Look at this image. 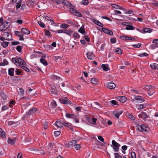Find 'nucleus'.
<instances>
[{"mask_svg": "<svg viewBox=\"0 0 158 158\" xmlns=\"http://www.w3.org/2000/svg\"><path fill=\"white\" fill-rule=\"evenodd\" d=\"M118 99L121 102H124L126 101V98L124 96H121L118 97Z\"/></svg>", "mask_w": 158, "mask_h": 158, "instance_id": "393cba45", "label": "nucleus"}, {"mask_svg": "<svg viewBox=\"0 0 158 158\" xmlns=\"http://www.w3.org/2000/svg\"><path fill=\"white\" fill-rule=\"evenodd\" d=\"M150 66L153 69H158V64L156 63H153L152 64H150Z\"/></svg>", "mask_w": 158, "mask_h": 158, "instance_id": "c756f323", "label": "nucleus"}, {"mask_svg": "<svg viewBox=\"0 0 158 158\" xmlns=\"http://www.w3.org/2000/svg\"><path fill=\"white\" fill-rule=\"evenodd\" d=\"M138 117L139 118L145 120L146 118H148V116L144 112H141L138 115Z\"/></svg>", "mask_w": 158, "mask_h": 158, "instance_id": "0eeeda50", "label": "nucleus"}, {"mask_svg": "<svg viewBox=\"0 0 158 158\" xmlns=\"http://www.w3.org/2000/svg\"><path fill=\"white\" fill-rule=\"evenodd\" d=\"M0 135L2 137H4L5 136V134L3 131L0 128Z\"/></svg>", "mask_w": 158, "mask_h": 158, "instance_id": "09e8293b", "label": "nucleus"}, {"mask_svg": "<svg viewBox=\"0 0 158 158\" xmlns=\"http://www.w3.org/2000/svg\"><path fill=\"white\" fill-rule=\"evenodd\" d=\"M102 30L105 33L109 34L111 35H113V32L107 29L102 28Z\"/></svg>", "mask_w": 158, "mask_h": 158, "instance_id": "4468645a", "label": "nucleus"}, {"mask_svg": "<svg viewBox=\"0 0 158 158\" xmlns=\"http://www.w3.org/2000/svg\"><path fill=\"white\" fill-rule=\"evenodd\" d=\"M51 93L53 94H57V90L55 89H52L51 90Z\"/></svg>", "mask_w": 158, "mask_h": 158, "instance_id": "6e6d98bb", "label": "nucleus"}, {"mask_svg": "<svg viewBox=\"0 0 158 158\" xmlns=\"http://www.w3.org/2000/svg\"><path fill=\"white\" fill-rule=\"evenodd\" d=\"M129 25L125 28V29L127 30H134L135 29V27L132 26V23H129Z\"/></svg>", "mask_w": 158, "mask_h": 158, "instance_id": "b1692460", "label": "nucleus"}, {"mask_svg": "<svg viewBox=\"0 0 158 158\" xmlns=\"http://www.w3.org/2000/svg\"><path fill=\"white\" fill-rule=\"evenodd\" d=\"M77 143L76 140H72L70 141L69 143V147L74 146Z\"/></svg>", "mask_w": 158, "mask_h": 158, "instance_id": "cd10ccee", "label": "nucleus"}, {"mask_svg": "<svg viewBox=\"0 0 158 158\" xmlns=\"http://www.w3.org/2000/svg\"><path fill=\"white\" fill-rule=\"evenodd\" d=\"M126 115L128 118L131 120H134L135 119L134 117L131 113H127L126 114Z\"/></svg>", "mask_w": 158, "mask_h": 158, "instance_id": "473e14b6", "label": "nucleus"}, {"mask_svg": "<svg viewBox=\"0 0 158 158\" xmlns=\"http://www.w3.org/2000/svg\"><path fill=\"white\" fill-rule=\"evenodd\" d=\"M3 62L0 63V65L3 66L8 64V61L6 59H4L3 60Z\"/></svg>", "mask_w": 158, "mask_h": 158, "instance_id": "37998d69", "label": "nucleus"}, {"mask_svg": "<svg viewBox=\"0 0 158 158\" xmlns=\"http://www.w3.org/2000/svg\"><path fill=\"white\" fill-rule=\"evenodd\" d=\"M49 23L51 25H52L54 26L57 27L58 26V25H57L56 23H55L54 21L53 20L51 19L48 20Z\"/></svg>", "mask_w": 158, "mask_h": 158, "instance_id": "f704fd0d", "label": "nucleus"}, {"mask_svg": "<svg viewBox=\"0 0 158 158\" xmlns=\"http://www.w3.org/2000/svg\"><path fill=\"white\" fill-rule=\"evenodd\" d=\"M115 51L118 54H122L121 49L119 48H116L115 50Z\"/></svg>", "mask_w": 158, "mask_h": 158, "instance_id": "5fc2aeb1", "label": "nucleus"}, {"mask_svg": "<svg viewBox=\"0 0 158 158\" xmlns=\"http://www.w3.org/2000/svg\"><path fill=\"white\" fill-rule=\"evenodd\" d=\"M111 6L112 7L114 8L118 9L120 10H123V7L118 5H117L114 4H111Z\"/></svg>", "mask_w": 158, "mask_h": 158, "instance_id": "aec40b11", "label": "nucleus"}, {"mask_svg": "<svg viewBox=\"0 0 158 158\" xmlns=\"http://www.w3.org/2000/svg\"><path fill=\"white\" fill-rule=\"evenodd\" d=\"M18 63L17 65L18 64L19 65H21V66H25L26 64L24 60L21 58H18L17 59Z\"/></svg>", "mask_w": 158, "mask_h": 158, "instance_id": "2eb2a0df", "label": "nucleus"}, {"mask_svg": "<svg viewBox=\"0 0 158 158\" xmlns=\"http://www.w3.org/2000/svg\"><path fill=\"white\" fill-rule=\"evenodd\" d=\"M91 82L92 84L96 85L98 83V81L95 78H92L91 79Z\"/></svg>", "mask_w": 158, "mask_h": 158, "instance_id": "ea45409f", "label": "nucleus"}, {"mask_svg": "<svg viewBox=\"0 0 158 158\" xmlns=\"http://www.w3.org/2000/svg\"><path fill=\"white\" fill-rule=\"evenodd\" d=\"M23 48V47L18 46L16 48L17 50L19 52H20L22 51V49Z\"/></svg>", "mask_w": 158, "mask_h": 158, "instance_id": "603ef678", "label": "nucleus"}, {"mask_svg": "<svg viewBox=\"0 0 158 158\" xmlns=\"http://www.w3.org/2000/svg\"><path fill=\"white\" fill-rule=\"evenodd\" d=\"M21 67L27 72H29L30 70L29 69L25 66H20Z\"/></svg>", "mask_w": 158, "mask_h": 158, "instance_id": "052dcab7", "label": "nucleus"}, {"mask_svg": "<svg viewBox=\"0 0 158 158\" xmlns=\"http://www.w3.org/2000/svg\"><path fill=\"white\" fill-rule=\"evenodd\" d=\"M43 17L45 19V21H47L48 22V20H49L51 19L50 17L46 15H43Z\"/></svg>", "mask_w": 158, "mask_h": 158, "instance_id": "49530a36", "label": "nucleus"}, {"mask_svg": "<svg viewBox=\"0 0 158 158\" xmlns=\"http://www.w3.org/2000/svg\"><path fill=\"white\" fill-rule=\"evenodd\" d=\"M121 38L123 40H131L133 41L135 40V39L133 37H130L126 36H122Z\"/></svg>", "mask_w": 158, "mask_h": 158, "instance_id": "f3484780", "label": "nucleus"}, {"mask_svg": "<svg viewBox=\"0 0 158 158\" xmlns=\"http://www.w3.org/2000/svg\"><path fill=\"white\" fill-rule=\"evenodd\" d=\"M143 31L144 33H150L152 32V29L149 28H144L143 29Z\"/></svg>", "mask_w": 158, "mask_h": 158, "instance_id": "58836bf2", "label": "nucleus"}, {"mask_svg": "<svg viewBox=\"0 0 158 158\" xmlns=\"http://www.w3.org/2000/svg\"><path fill=\"white\" fill-rule=\"evenodd\" d=\"M37 111V109L35 108H33L31 109H30L27 113V116L28 117L29 115H31L32 114H33L35 113Z\"/></svg>", "mask_w": 158, "mask_h": 158, "instance_id": "9b49d317", "label": "nucleus"}, {"mask_svg": "<svg viewBox=\"0 0 158 158\" xmlns=\"http://www.w3.org/2000/svg\"><path fill=\"white\" fill-rule=\"evenodd\" d=\"M110 41L112 44H114L116 42V39L115 38H110Z\"/></svg>", "mask_w": 158, "mask_h": 158, "instance_id": "4d7b16f0", "label": "nucleus"}, {"mask_svg": "<svg viewBox=\"0 0 158 158\" xmlns=\"http://www.w3.org/2000/svg\"><path fill=\"white\" fill-rule=\"evenodd\" d=\"M136 128L139 131L143 132H148V130L147 129L148 127L146 125H137Z\"/></svg>", "mask_w": 158, "mask_h": 158, "instance_id": "f03ea898", "label": "nucleus"}, {"mask_svg": "<svg viewBox=\"0 0 158 158\" xmlns=\"http://www.w3.org/2000/svg\"><path fill=\"white\" fill-rule=\"evenodd\" d=\"M73 36L76 39H78L80 38V36L79 35L78 33L77 32H74L73 34Z\"/></svg>", "mask_w": 158, "mask_h": 158, "instance_id": "8fccbe9b", "label": "nucleus"}, {"mask_svg": "<svg viewBox=\"0 0 158 158\" xmlns=\"http://www.w3.org/2000/svg\"><path fill=\"white\" fill-rule=\"evenodd\" d=\"M62 2L66 6H69V7H71L72 6V4L70 2L65 0H63V1Z\"/></svg>", "mask_w": 158, "mask_h": 158, "instance_id": "4c0bfd02", "label": "nucleus"}, {"mask_svg": "<svg viewBox=\"0 0 158 158\" xmlns=\"http://www.w3.org/2000/svg\"><path fill=\"white\" fill-rule=\"evenodd\" d=\"M16 141V139H8V143L11 145H13L15 144V142Z\"/></svg>", "mask_w": 158, "mask_h": 158, "instance_id": "a878e982", "label": "nucleus"}, {"mask_svg": "<svg viewBox=\"0 0 158 158\" xmlns=\"http://www.w3.org/2000/svg\"><path fill=\"white\" fill-rule=\"evenodd\" d=\"M63 125H64L65 126L67 127H69V128L71 130H73V128L71 127V124L67 122L66 121H64L63 122Z\"/></svg>", "mask_w": 158, "mask_h": 158, "instance_id": "412c9836", "label": "nucleus"}, {"mask_svg": "<svg viewBox=\"0 0 158 158\" xmlns=\"http://www.w3.org/2000/svg\"><path fill=\"white\" fill-rule=\"evenodd\" d=\"M132 46L134 48H139L141 46V44L138 43L137 44H134L132 45Z\"/></svg>", "mask_w": 158, "mask_h": 158, "instance_id": "0e129e2a", "label": "nucleus"}, {"mask_svg": "<svg viewBox=\"0 0 158 158\" xmlns=\"http://www.w3.org/2000/svg\"><path fill=\"white\" fill-rule=\"evenodd\" d=\"M78 31L84 35V33L85 32L84 26H81L78 30Z\"/></svg>", "mask_w": 158, "mask_h": 158, "instance_id": "c85d7f7f", "label": "nucleus"}, {"mask_svg": "<svg viewBox=\"0 0 158 158\" xmlns=\"http://www.w3.org/2000/svg\"><path fill=\"white\" fill-rule=\"evenodd\" d=\"M73 32V31L69 29L68 30H65L64 33L67 34L69 36H71L72 33Z\"/></svg>", "mask_w": 158, "mask_h": 158, "instance_id": "bb28decb", "label": "nucleus"}, {"mask_svg": "<svg viewBox=\"0 0 158 158\" xmlns=\"http://www.w3.org/2000/svg\"><path fill=\"white\" fill-rule=\"evenodd\" d=\"M66 116L69 118H71L73 119L76 123H79V120L77 118V116L73 114H70L69 113L66 114Z\"/></svg>", "mask_w": 158, "mask_h": 158, "instance_id": "20e7f679", "label": "nucleus"}, {"mask_svg": "<svg viewBox=\"0 0 158 158\" xmlns=\"http://www.w3.org/2000/svg\"><path fill=\"white\" fill-rule=\"evenodd\" d=\"M51 105L52 108H55L57 106L56 102L54 101H52L51 102Z\"/></svg>", "mask_w": 158, "mask_h": 158, "instance_id": "c03bdc74", "label": "nucleus"}, {"mask_svg": "<svg viewBox=\"0 0 158 158\" xmlns=\"http://www.w3.org/2000/svg\"><path fill=\"white\" fill-rule=\"evenodd\" d=\"M102 68L104 71H107L108 70L107 67L105 64H102Z\"/></svg>", "mask_w": 158, "mask_h": 158, "instance_id": "bf43d9fd", "label": "nucleus"}, {"mask_svg": "<svg viewBox=\"0 0 158 158\" xmlns=\"http://www.w3.org/2000/svg\"><path fill=\"white\" fill-rule=\"evenodd\" d=\"M73 15L79 17H81L82 16V15L76 10H75V11L74 12Z\"/></svg>", "mask_w": 158, "mask_h": 158, "instance_id": "c9c22d12", "label": "nucleus"}, {"mask_svg": "<svg viewBox=\"0 0 158 158\" xmlns=\"http://www.w3.org/2000/svg\"><path fill=\"white\" fill-rule=\"evenodd\" d=\"M133 101H137L138 102L141 103L144 101V99L143 98L140 96H138L135 97L132 100Z\"/></svg>", "mask_w": 158, "mask_h": 158, "instance_id": "1a4fd4ad", "label": "nucleus"}, {"mask_svg": "<svg viewBox=\"0 0 158 158\" xmlns=\"http://www.w3.org/2000/svg\"><path fill=\"white\" fill-rule=\"evenodd\" d=\"M82 3L85 5H87L89 3L88 0H83L81 2Z\"/></svg>", "mask_w": 158, "mask_h": 158, "instance_id": "774afa93", "label": "nucleus"}, {"mask_svg": "<svg viewBox=\"0 0 158 158\" xmlns=\"http://www.w3.org/2000/svg\"><path fill=\"white\" fill-rule=\"evenodd\" d=\"M2 36L5 37V40H12V35L8 32H4L2 35Z\"/></svg>", "mask_w": 158, "mask_h": 158, "instance_id": "423d86ee", "label": "nucleus"}, {"mask_svg": "<svg viewBox=\"0 0 158 158\" xmlns=\"http://www.w3.org/2000/svg\"><path fill=\"white\" fill-rule=\"evenodd\" d=\"M15 69L14 68H10L8 69V74L10 76H13Z\"/></svg>", "mask_w": 158, "mask_h": 158, "instance_id": "5701e85b", "label": "nucleus"}, {"mask_svg": "<svg viewBox=\"0 0 158 158\" xmlns=\"http://www.w3.org/2000/svg\"><path fill=\"white\" fill-rule=\"evenodd\" d=\"M69 26L66 24H62L60 25V27L63 29L67 28Z\"/></svg>", "mask_w": 158, "mask_h": 158, "instance_id": "de8ad7c7", "label": "nucleus"}, {"mask_svg": "<svg viewBox=\"0 0 158 158\" xmlns=\"http://www.w3.org/2000/svg\"><path fill=\"white\" fill-rule=\"evenodd\" d=\"M54 125L57 128L61 127L63 126V123L61 121H57Z\"/></svg>", "mask_w": 158, "mask_h": 158, "instance_id": "dca6fc26", "label": "nucleus"}, {"mask_svg": "<svg viewBox=\"0 0 158 158\" xmlns=\"http://www.w3.org/2000/svg\"><path fill=\"white\" fill-rule=\"evenodd\" d=\"M112 143L113 145L112 147L114 151L115 152H118L119 151V147L120 146V145L116 142L114 140H112Z\"/></svg>", "mask_w": 158, "mask_h": 158, "instance_id": "7ed1b4c3", "label": "nucleus"}, {"mask_svg": "<svg viewBox=\"0 0 158 158\" xmlns=\"http://www.w3.org/2000/svg\"><path fill=\"white\" fill-rule=\"evenodd\" d=\"M73 15L79 17H81L82 16V15L76 10H75V11L74 12Z\"/></svg>", "mask_w": 158, "mask_h": 158, "instance_id": "e433bc0d", "label": "nucleus"}, {"mask_svg": "<svg viewBox=\"0 0 158 158\" xmlns=\"http://www.w3.org/2000/svg\"><path fill=\"white\" fill-rule=\"evenodd\" d=\"M8 27V26H5L3 25H0V31H4L6 30Z\"/></svg>", "mask_w": 158, "mask_h": 158, "instance_id": "7c9ffc66", "label": "nucleus"}, {"mask_svg": "<svg viewBox=\"0 0 158 158\" xmlns=\"http://www.w3.org/2000/svg\"><path fill=\"white\" fill-rule=\"evenodd\" d=\"M1 97L3 100H5L7 98V96L4 93H1L0 94Z\"/></svg>", "mask_w": 158, "mask_h": 158, "instance_id": "a18cd8bd", "label": "nucleus"}, {"mask_svg": "<svg viewBox=\"0 0 158 158\" xmlns=\"http://www.w3.org/2000/svg\"><path fill=\"white\" fill-rule=\"evenodd\" d=\"M12 2L14 4H16V9L19 8L21 6L22 0H12Z\"/></svg>", "mask_w": 158, "mask_h": 158, "instance_id": "6e6552de", "label": "nucleus"}, {"mask_svg": "<svg viewBox=\"0 0 158 158\" xmlns=\"http://www.w3.org/2000/svg\"><path fill=\"white\" fill-rule=\"evenodd\" d=\"M21 31L23 34L26 35H29L30 34V31L25 28H22L21 29Z\"/></svg>", "mask_w": 158, "mask_h": 158, "instance_id": "6ab92c4d", "label": "nucleus"}, {"mask_svg": "<svg viewBox=\"0 0 158 158\" xmlns=\"http://www.w3.org/2000/svg\"><path fill=\"white\" fill-rule=\"evenodd\" d=\"M87 58L89 60H93L94 57V55L91 52H88L87 53Z\"/></svg>", "mask_w": 158, "mask_h": 158, "instance_id": "ddd939ff", "label": "nucleus"}, {"mask_svg": "<svg viewBox=\"0 0 158 158\" xmlns=\"http://www.w3.org/2000/svg\"><path fill=\"white\" fill-rule=\"evenodd\" d=\"M15 34L16 35H17L18 36H21V35H23L22 34V31L20 32V31H15Z\"/></svg>", "mask_w": 158, "mask_h": 158, "instance_id": "69168bd1", "label": "nucleus"}, {"mask_svg": "<svg viewBox=\"0 0 158 158\" xmlns=\"http://www.w3.org/2000/svg\"><path fill=\"white\" fill-rule=\"evenodd\" d=\"M121 63L122 64H125L126 65H130L131 64V63L123 60L121 62Z\"/></svg>", "mask_w": 158, "mask_h": 158, "instance_id": "864d4df0", "label": "nucleus"}, {"mask_svg": "<svg viewBox=\"0 0 158 158\" xmlns=\"http://www.w3.org/2000/svg\"><path fill=\"white\" fill-rule=\"evenodd\" d=\"M114 155L115 158H122V156L120 155L118 153H115Z\"/></svg>", "mask_w": 158, "mask_h": 158, "instance_id": "338daca9", "label": "nucleus"}, {"mask_svg": "<svg viewBox=\"0 0 158 158\" xmlns=\"http://www.w3.org/2000/svg\"><path fill=\"white\" fill-rule=\"evenodd\" d=\"M61 102L64 104H69L71 103V102L67 98H64L60 99Z\"/></svg>", "mask_w": 158, "mask_h": 158, "instance_id": "9d476101", "label": "nucleus"}, {"mask_svg": "<svg viewBox=\"0 0 158 158\" xmlns=\"http://www.w3.org/2000/svg\"><path fill=\"white\" fill-rule=\"evenodd\" d=\"M106 86L108 88L110 89H114L116 86L115 84L113 82L108 83L106 84Z\"/></svg>", "mask_w": 158, "mask_h": 158, "instance_id": "f8f14e48", "label": "nucleus"}, {"mask_svg": "<svg viewBox=\"0 0 158 158\" xmlns=\"http://www.w3.org/2000/svg\"><path fill=\"white\" fill-rule=\"evenodd\" d=\"M37 23L41 27L43 28L44 27L45 25L43 22L41 21H39Z\"/></svg>", "mask_w": 158, "mask_h": 158, "instance_id": "3c124183", "label": "nucleus"}, {"mask_svg": "<svg viewBox=\"0 0 158 158\" xmlns=\"http://www.w3.org/2000/svg\"><path fill=\"white\" fill-rule=\"evenodd\" d=\"M92 20L94 23L98 26L102 27H103V24L99 21L95 19H92Z\"/></svg>", "mask_w": 158, "mask_h": 158, "instance_id": "a211bd4d", "label": "nucleus"}, {"mask_svg": "<svg viewBox=\"0 0 158 158\" xmlns=\"http://www.w3.org/2000/svg\"><path fill=\"white\" fill-rule=\"evenodd\" d=\"M139 56L141 57H143L144 56H148V54L147 53L144 52L143 53L139 54Z\"/></svg>", "mask_w": 158, "mask_h": 158, "instance_id": "13d9d810", "label": "nucleus"}, {"mask_svg": "<svg viewBox=\"0 0 158 158\" xmlns=\"http://www.w3.org/2000/svg\"><path fill=\"white\" fill-rule=\"evenodd\" d=\"M40 61L44 66H47L48 64L47 61L42 57L40 59Z\"/></svg>", "mask_w": 158, "mask_h": 158, "instance_id": "4be33fe9", "label": "nucleus"}, {"mask_svg": "<svg viewBox=\"0 0 158 158\" xmlns=\"http://www.w3.org/2000/svg\"><path fill=\"white\" fill-rule=\"evenodd\" d=\"M75 148L77 150H78L79 149H80L81 148L80 145L78 144H76L75 145H74Z\"/></svg>", "mask_w": 158, "mask_h": 158, "instance_id": "680f3d73", "label": "nucleus"}, {"mask_svg": "<svg viewBox=\"0 0 158 158\" xmlns=\"http://www.w3.org/2000/svg\"><path fill=\"white\" fill-rule=\"evenodd\" d=\"M18 57L13 58L11 59V61L14 63L16 65H17Z\"/></svg>", "mask_w": 158, "mask_h": 158, "instance_id": "a19ab883", "label": "nucleus"}, {"mask_svg": "<svg viewBox=\"0 0 158 158\" xmlns=\"http://www.w3.org/2000/svg\"><path fill=\"white\" fill-rule=\"evenodd\" d=\"M97 119L96 118H93L90 119L89 122L93 125H95Z\"/></svg>", "mask_w": 158, "mask_h": 158, "instance_id": "2f4dec72", "label": "nucleus"}, {"mask_svg": "<svg viewBox=\"0 0 158 158\" xmlns=\"http://www.w3.org/2000/svg\"><path fill=\"white\" fill-rule=\"evenodd\" d=\"M44 31H45L44 34L45 35L49 37H52V35L50 32L49 31L46 30H44Z\"/></svg>", "mask_w": 158, "mask_h": 158, "instance_id": "72a5a7b5", "label": "nucleus"}, {"mask_svg": "<svg viewBox=\"0 0 158 158\" xmlns=\"http://www.w3.org/2000/svg\"><path fill=\"white\" fill-rule=\"evenodd\" d=\"M9 43V42H3L1 43V45L4 48H5L8 46V44Z\"/></svg>", "mask_w": 158, "mask_h": 158, "instance_id": "79ce46f5", "label": "nucleus"}, {"mask_svg": "<svg viewBox=\"0 0 158 158\" xmlns=\"http://www.w3.org/2000/svg\"><path fill=\"white\" fill-rule=\"evenodd\" d=\"M145 89L148 91V94L150 96L152 95L155 93L153 86L151 85H147L144 87Z\"/></svg>", "mask_w": 158, "mask_h": 158, "instance_id": "f257e3e1", "label": "nucleus"}, {"mask_svg": "<svg viewBox=\"0 0 158 158\" xmlns=\"http://www.w3.org/2000/svg\"><path fill=\"white\" fill-rule=\"evenodd\" d=\"M131 158H136V155L135 153L134 152H131Z\"/></svg>", "mask_w": 158, "mask_h": 158, "instance_id": "e2e57ef3", "label": "nucleus"}, {"mask_svg": "<svg viewBox=\"0 0 158 158\" xmlns=\"http://www.w3.org/2000/svg\"><path fill=\"white\" fill-rule=\"evenodd\" d=\"M123 113V111L121 110H114L113 112V117L115 118H118Z\"/></svg>", "mask_w": 158, "mask_h": 158, "instance_id": "39448f33", "label": "nucleus"}]
</instances>
